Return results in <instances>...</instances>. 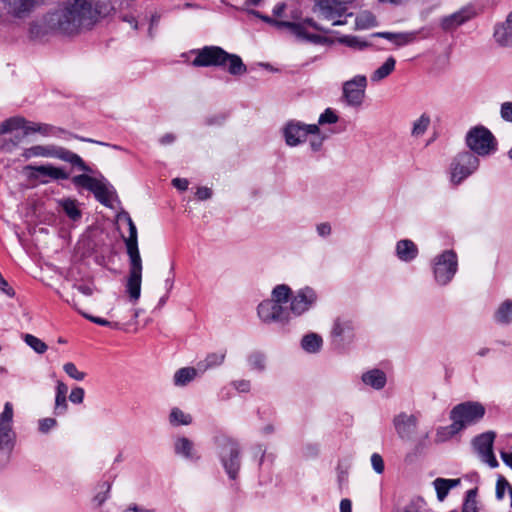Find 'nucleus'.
I'll return each instance as SVG.
<instances>
[{"label": "nucleus", "instance_id": "f257e3e1", "mask_svg": "<svg viewBox=\"0 0 512 512\" xmlns=\"http://www.w3.org/2000/svg\"><path fill=\"white\" fill-rule=\"evenodd\" d=\"M43 138L69 139L72 134L55 125L36 122L16 115L0 122V153L3 155H20L25 159L56 158L59 160H83L79 155L55 144H35L23 148L21 144L32 135Z\"/></svg>", "mask_w": 512, "mask_h": 512}, {"label": "nucleus", "instance_id": "f03ea898", "mask_svg": "<svg viewBox=\"0 0 512 512\" xmlns=\"http://www.w3.org/2000/svg\"><path fill=\"white\" fill-rule=\"evenodd\" d=\"M97 18L90 0H62L45 14L43 23L47 30L74 36L90 29Z\"/></svg>", "mask_w": 512, "mask_h": 512}, {"label": "nucleus", "instance_id": "7ed1b4c3", "mask_svg": "<svg viewBox=\"0 0 512 512\" xmlns=\"http://www.w3.org/2000/svg\"><path fill=\"white\" fill-rule=\"evenodd\" d=\"M273 15L281 18L282 23H289L291 26H283L290 34L299 40H305L312 43H319L321 37L312 30L329 32L330 30L318 24L312 18H303L302 12L294 3H279L273 8Z\"/></svg>", "mask_w": 512, "mask_h": 512}, {"label": "nucleus", "instance_id": "20e7f679", "mask_svg": "<svg viewBox=\"0 0 512 512\" xmlns=\"http://www.w3.org/2000/svg\"><path fill=\"white\" fill-rule=\"evenodd\" d=\"M290 296V286L288 284H277L271 292L269 298L262 300L257 306V315L264 324L290 323V317L287 309V303Z\"/></svg>", "mask_w": 512, "mask_h": 512}, {"label": "nucleus", "instance_id": "39448f33", "mask_svg": "<svg viewBox=\"0 0 512 512\" xmlns=\"http://www.w3.org/2000/svg\"><path fill=\"white\" fill-rule=\"evenodd\" d=\"M191 52L196 55L192 61V65L195 67H223L228 65V71L232 75H242L247 70L238 55L230 54L219 46H205Z\"/></svg>", "mask_w": 512, "mask_h": 512}, {"label": "nucleus", "instance_id": "423d86ee", "mask_svg": "<svg viewBox=\"0 0 512 512\" xmlns=\"http://www.w3.org/2000/svg\"><path fill=\"white\" fill-rule=\"evenodd\" d=\"M129 256V271L126 281V292L132 303H136L141 296L142 259L138 249L137 228H129V236L124 239Z\"/></svg>", "mask_w": 512, "mask_h": 512}, {"label": "nucleus", "instance_id": "0eeeda50", "mask_svg": "<svg viewBox=\"0 0 512 512\" xmlns=\"http://www.w3.org/2000/svg\"><path fill=\"white\" fill-rule=\"evenodd\" d=\"M464 141L466 147L478 157H492L499 150L497 137L483 124L470 127L465 134Z\"/></svg>", "mask_w": 512, "mask_h": 512}, {"label": "nucleus", "instance_id": "6e6552de", "mask_svg": "<svg viewBox=\"0 0 512 512\" xmlns=\"http://www.w3.org/2000/svg\"><path fill=\"white\" fill-rule=\"evenodd\" d=\"M434 283L440 287L448 286L458 271V256L452 249L436 254L430 261Z\"/></svg>", "mask_w": 512, "mask_h": 512}, {"label": "nucleus", "instance_id": "1a4fd4ad", "mask_svg": "<svg viewBox=\"0 0 512 512\" xmlns=\"http://www.w3.org/2000/svg\"><path fill=\"white\" fill-rule=\"evenodd\" d=\"M318 300L317 291L310 286L301 287L296 291H293L290 287V296L287 303L290 321L308 313L317 305Z\"/></svg>", "mask_w": 512, "mask_h": 512}, {"label": "nucleus", "instance_id": "9d476101", "mask_svg": "<svg viewBox=\"0 0 512 512\" xmlns=\"http://www.w3.org/2000/svg\"><path fill=\"white\" fill-rule=\"evenodd\" d=\"M13 406L6 402L0 414V466L5 465L14 445L15 433L12 429Z\"/></svg>", "mask_w": 512, "mask_h": 512}, {"label": "nucleus", "instance_id": "9b49d317", "mask_svg": "<svg viewBox=\"0 0 512 512\" xmlns=\"http://www.w3.org/2000/svg\"><path fill=\"white\" fill-rule=\"evenodd\" d=\"M485 407L475 401H467L453 407L450 420L455 422L460 430L478 423L485 415Z\"/></svg>", "mask_w": 512, "mask_h": 512}, {"label": "nucleus", "instance_id": "f8f14e48", "mask_svg": "<svg viewBox=\"0 0 512 512\" xmlns=\"http://www.w3.org/2000/svg\"><path fill=\"white\" fill-rule=\"evenodd\" d=\"M367 78L365 75H356L342 85V100L353 108L360 107L365 99Z\"/></svg>", "mask_w": 512, "mask_h": 512}, {"label": "nucleus", "instance_id": "ddd939ff", "mask_svg": "<svg viewBox=\"0 0 512 512\" xmlns=\"http://www.w3.org/2000/svg\"><path fill=\"white\" fill-rule=\"evenodd\" d=\"M241 449L237 442L232 440H226L220 448L219 456L221 464L227 473L228 477L235 480L238 477L241 460H240Z\"/></svg>", "mask_w": 512, "mask_h": 512}, {"label": "nucleus", "instance_id": "4468645a", "mask_svg": "<svg viewBox=\"0 0 512 512\" xmlns=\"http://www.w3.org/2000/svg\"><path fill=\"white\" fill-rule=\"evenodd\" d=\"M316 130L317 124H305L300 121L291 120L283 126L282 135L288 146L295 147L307 140L310 131Z\"/></svg>", "mask_w": 512, "mask_h": 512}, {"label": "nucleus", "instance_id": "2eb2a0df", "mask_svg": "<svg viewBox=\"0 0 512 512\" xmlns=\"http://www.w3.org/2000/svg\"><path fill=\"white\" fill-rule=\"evenodd\" d=\"M72 182L77 187L91 191L99 202L104 205H108L111 198V191L102 180L91 177L87 174H80L74 176L72 178Z\"/></svg>", "mask_w": 512, "mask_h": 512}, {"label": "nucleus", "instance_id": "dca6fc26", "mask_svg": "<svg viewBox=\"0 0 512 512\" xmlns=\"http://www.w3.org/2000/svg\"><path fill=\"white\" fill-rule=\"evenodd\" d=\"M393 427L398 438L404 442H411L418 427V417L415 414L400 412L393 417Z\"/></svg>", "mask_w": 512, "mask_h": 512}, {"label": "nucleus", "instance_id": "f3484780", "mask_svg": "<svg viewBox=\"0 0 512 512\" xmlns=\"http://www.w3.org/2000/svg\"><path fill=\"white\" fill-rule=\"evenodd\" d=\"M494 438L495 434L493 432H486L476 437L473 441L474 448L480 455L482 461L487 463L491 468L498 466V462L492 450Z\"/></svg>", "mask_w": 512, "mask_h": 512}, {"label": "nucleus", "instance_id": "a211bd4d", "mask_svg": "<svg viewBox=\"0 0 512 512\" xmlns=\"http://www.w3.org/2000/svg\"><path fill=\"white\" fill-rule=\"evenodd\" d=\"M29 175L39 179L42 183H47L49 179L58 180L68 178V173L63 169L51 165H41L37 167L28 166Z\"/></svg>", "mask_w": 512, "mask_h": 512}, {"label": "nucleus", "instance_id": "6ab92c4d", "mask_svg": "<svg viewBox=\"0 0 512 512\" xmlns=\"http://www.w3.org/2000/svg\"><path fill=\"white\" fill-rule=\"evenodd\" d=\"M432 124L431 115L427 112L411 120L409 125V137L413 142H419L427 134Z\"/></svg>", "mask_w": 512, "mask_h": 512}, {"label": "nucleus", "instance_id": "aec40b11", "mask_svg": "<svg viewBox=\"0 0 512 512\" xmlns=\"http://www.w3.org/2000/svg\"><path fill=\"white\" fill-rule=\"evenodd\" d=\"M35 4L36 0H0L1 12L6 11L15 17H24Z\"/></svg>", "mask_w": 512, "mask_h": 512}, {"label": "nucleus", "instance_id": "412c9836", "mask_svg": "<svg viewBox=\"0 0 512 512\" xmlns=\"http://www.w3.org/2000/svg\"><path fill=\"white\" fill-rule=\"evenodd\" d=\"M493 36L501 47L512 48V11L504 21L496 24Z\"/></svg>", "mask_w": 512, "mask_h": 512}, {"label": "nucleus", "instance_id": "4be33fe9", "mask_svg": "<svg viewBox=\"0 0 512 512\" xmlns=\"http://www.w3.org/2000/svg\"><path fill=\"white\" fill-rule=\"evenodd\" d=\"M354 322L346 317H338L331 328V336L337 340H352L354 337Z\"/></svg>", "mask_w": 512, "mask_h": 512}, {"label": "nucleus", "instance_id": "5701e85b", "mask_svg": "<svg viewBox=\"0 0 512 512\" xmlns=\"http://www.w3.org/2000/svg\"><path fill=\"white\" fill-rule=\"evenodd\" d=\"M395 255L399 261L411 263L419 255V249L415 242L410 239H401L395 244Z\"/></svg>", "mask_w": 512, "mask_h": 512}, {"label": "nucleus", "instance_id": "b1692460", "mask_svg": "<svg viewBox=\"0 0 512 512\" xmlns=\"http://www.w3.org/2000/svg\"><path fill=\"white\" fill-rule=\"evenodd\" d=\"M477 168L478 162H452L449 169L451 183H461L465 178L474 173Z\"/></svg>", "mask_w": 512, "mask_h": 512}, {"label": "nucleus", "instance_id": "393cba45", "mask_svg": "<svg viewBox=\"0 0 512 512\" xmlns=\"http://www.w3.org/2000/svg\"><path fill=\"white\" fill-rule=\"evenodd\" d=\"M174 453L185 460L194 461L199 458L195 444L185 436H178L174 439Z\"/></svg>", "mask_w": 512, "mask_h": 512}, {"label": "nucleus", "instance_id": "a878e982", "mask_svg": "<svg viewBox=\"0 0 512 512\" xmlns=\"http://www.w3.org/2000/svg\"><path fill=\"white\" fill-rule=\"evenodd\" d=\"M474 15L475 10L470 6H467L443 18L441 24L445 30H451L470 20Z\"/></svg>", "mask_w": 512, "mask_h": 512}, {"label": "nucleus", "instance_id": "bb28decb", "mask_svg": "<svg viewBox=\"0 0 512 512\" xmlns=\"http://www.w3.org/2000/svg\"><path fill=\"white\" fill-rule=\"evenodd\" d=\"M200 370L195 367H182L175 371L172 377V383L175 387L183 388L193 382L200 374Z\"/></svg>", "mask_w": 512, "mask_h": 512}, {"label": "nucleus", "instance_id": "cd10ccee", "mask_svg": "<svg viewBox=\"0 0 512 512\" xmlns=\"http://www.w3.org/2000/svg\"><path fill=\"white\" fill-rule=\"evenodd\" d=\"M361 381L367 387H370L374 390H381L386 385L387 377L385 372L382 370L371 369L361 375Z\"/></svg>", "mask_w": 512, "mask_h": 512}, {"label": "nucleus", "instance_id": "c85d7f7f", "mask_svg": "<svg viewBox=\"0 0 512 512\" xmlns=\"http://www.w3.org/2000/svg\"><path fill=\"white\" fill-rule=\"evenodd\" d=\"M300 347L308 354H318L323 348V338L318 333L309 332L301 338Z\"/></svg>", "mask_w": 512, "mask_h": 512}, {"label": "nucleus", "instance_id": "c756f323", "mask_svg": "<svg viewBox=\"0 0 512 512\" xmlns=\"http://www.w3.org/2000/svg\"><path fill=\"white\" fill-rule=\"evenodd\" d=\"M461 480L459 478L456 479H446V478H436L433 481V487L436 491L438 501L442 502L447 497L449 491L457 486H459Z\"/></svg>", "mask_w": 512, "mask_h": 512}, {"label": "nucleus", "instance_id": "7c9ffc66", "mask_svg": "<svg viewBox=\"0 0 512 512\" xmlns=\"http://www.w3.org/2000/svg\"><path fill=\"white\" fill-rule=\"evenodd\" d=\"M493 319L500 325L512 323V300L507 299L501 302L493 314Z\"/></svg>", "mask_w": 512, "mask_h": 512}, {"label": "nucleus", "instance_id": "2f4dec72", "mask_svg": "<svg viewBox=\"0 0 512 512\" xmlns=\"http://www.w3.org/2000/svg\"><path fill=\"white\" fill-rule=\"evenodd\" d=\"M396 66V60L394 57L390 56L388 57L385 62L378 67L372 74H371V81L372 82H380L386 77H388L394 70Z\"/></svg>", "mask_w": 512, "mask_h": 512}, {"label": "nucleus", "instance_id": "473e14b6", "mask_svg": "<svg viewBox=\"0 0 512 512\" xmlns=\"http://www.w3.org/2000/svg\"><path fill=\"white\" fill-rule=\"evenodd\" d=\"M226 357V353L224 351L210 353L206 356V358L198 363V369L201 373H204L208 369L220 366Z\"/></svg>", "mask_w": 512, "mask_h": 512}, {"label": "nucleus", "instance_id": "72a5a7b5", "mask_svg": "<svg viewBox=\"0 0 512 512\" xmlns=\"http://www.w3.org/2000/svg\"><path fill=\"white\" fill-rule=\"evenodd\" d=\"M377 26L375 15L370 11H362L354 18L355 30H365Z\"/></svg>", "mask_w": 512, "mask_h": 512}, {"label": "nucleus", "instance_id": "f704fd0d", "mask_svg": "<svg viewBox=\"0 0 512 512\" xmlns=\"http://www.w3.org/2000/svg\"><path fill=\"white\" fill-rule=\"evenodd\" d=\"M58 204L71 220L77 221L81 218L82 213L77 200L70 198L60 199Z\"/></svg>", "mask_w": 512, "mask_h": 512}, {"label": "nucleus", "instance_id": "c9c22d12", "mask_svg": "<svg viewBox=\"0 0 512 512\" xmlns=\"http://www.w3.org/2000/svg\"><path fill=\"white\" fill-rule=\"evenodd\" d=\"M373 36L385 38L397 46H404L414 39L412 33L378 32L373 34Z\"/></svg>", "mask_w": 512, "mask_h": 512}, {"label": "nucleus", "instance_id": "e433bc0d", "mask_svg": "<svg viewBox=\"0 0 512 512\" xmlns=\"http://www.w3.org/2000/svg\"><path fill=\"white\" fill-rule=\"evenodd\" d=\"M193 417L191 414L184 412L178 407H173L169 413V423L172 426H188L192 423Z\"/></svg>", "mask_w": 512, "mask_h": 512}, {"label": "nucleus", "instance_id": "4c0bfd02", "mask_svg": "<svg viewBox=\"0 0 512 512\" xmlns=\"http://www.w3.org/2000/svg\"><path fill=\"white\" fill-rule=\"evenodd\" d=\"M111 484L108 481L101 482L96 487L95 495L92 498V504L95 508H100L110 497Z\"/></svg>", "mask_w": 512, "mask_h": 512}, {"label": "nucleus", "instance_id": "58836bf2", "mask_svg": "<svg viewBox=\"0 0 512 512\" xmlns=\"http://www.w3.org/2000/svg\"><path fill=\"white\" fill-rule=\"evenodd\" d=\"M460 431L461 430L458 428L455 422H452L448 426L439 427L437 429L435 440L439 443L446 442Z\"/></svg>", "mask_w": 512, "mask_h": 512}, {"label": "nucleus", "instance_id": "ea45409f", "mask_svg": "<svg viewBox=\"0 0 512 512\" xmlns=\"http://www.w3.org/2000/svg\"><path fill=\"white\" fill-rule=\"evenodd\" d=\"M250 369L262 372L266 368V356L262 352H253L247 359Z\"/></svg>", "mask_w": 512, "mask_h": 512}, {"label": "nucleus", "instance_id": "a19ab883", "mask_svg": "<svg viewBox=\"0 0 512 512\" xmlns=\"http://www.w3.org/2000/svg\"><path fill=\"white\" fill-rule=\"evenodd\" d=\"M324 135L321 133L319 126L317 125L316 131H310L307 140L311 151L317 152L322 149L324 142Z\"/></svg>", "mask_w": 512, "mask_h": 512}, {"label": "nucleus", "instance_id": "79ce46f5", "mask_svg": "<svg viewBox=\"0 0 512 512\" xmlns=\"http://www.w3.org/2000/svg\"><path fill=\"white\" fill-rule=\"evenodd\" d=\"M339 41L356 50H364L370 46V43L357 36H343Z\"/></svg>", "mask_w": 512, "mask_h": 512}, {"label": "nucleus", "instance_id": "37998d69", "mask_svg": "<svg viewBox=\"0 0 512 512\" xmlns=\"http://www.w3.org/2000/svg\"><path fill=\"white\" fill-rule=\"evenodd\" d=\"M25 343L38 354H43L47 350V345L34 335L26 334L24 336Z\"/></svg>", "mask_w": 512, "mask_h": 512}, {"label": "nucleus", "instance_id": "c03bdc74", "mask_svg": "<svg viewBox=\"0 0 512 512\" xmlns=\"http://www.w3.org/2000/svg\"><path fill=\"white\" fill-rule=\"evenodd\" d=\"M427 503L422 498L412 499L402 510L398 512H426Z\"/></svg>", "mask_w": 512, "mask_h": 512}, {"label": "nucleus", "instance_id": "a18cd8bd", "mask_svg": "<svg viewBox=\"0 0 512 512\" xmlns=\"http://www.w3.org/2000/svg\"><path fill=\"white\" fill-rule=\"evenodd\" d=\"M63 370L72 379L82 381L86 377V373L77 369L76 365L72 362H67L63 365Z\"/></svg>", "mask_w": 512, "mask_h": 512}, {"label": "nucleus", "instance_id": "49530a36", "mask_svg": "<svg viewBox=\"0 0 512 512\" xmlns=\"http://www.w3.org/2000/svg\"><path fill=\"white\" fill-rule=\"evenodd\" d=\"M461 512H478L476 504V491L469 490L466 495L465 502Z\"/></svg>", "mask_w": 512, "mask_h": 512}, {"label": "nucleus", "instance_id": "de8ad7c7", "mask_svg": "<svg viewBox=\"0 0 512 512\" xmlns=\"http://www.w3.org/2000/svg\"><path fill=\"white\" fill-rule=\"evenodd\" d=\"M338 119V115L335 111L331 108H327L322 114H320L317 125L334 124Z\"/></svg>", "mask_w": 512, "mask_h": 512}, {"label": "nucleus", "instance_id": "09e8293b", "mask_svg": "<svg viewBox=\"0 0 512 512\" xmlns=\"http://www.w3.org/2000/svg\"><path fill=\"white\" fill-rule=\"evenodd\" d=\"M68 410L67 396L55 395L54 414L64 415Z\"/></svg>", "mask_w": 512, "mask_h": 512}, {"label": "nucleus", "instance_id": "8fccbe9b", "mask_svg": "<svg viewBox=\"0 0 512 512\" xmlns=\"http://www.w3.org/2000/svg\"><path fill=\"white\" fill-rule=\"evenodd\" d=\"M57 426L55 418L47 417L38 420V430L42 434H47Z\"/></svg>", "mask_w": 512, "mask_h": 512}, {"label": "nucleus", "instance_id": "3c124183", "mask_svg": "<svg viewBox=\"0 0 512 512\" xmlns=\"http://www.w3.org/2000/svg\"><path fill=\"white\" fill-rule=\"evenodd\" d=\"M510 490H512V487L510 486L508 481L505 478L500 477L497 480V483H496V497H497V499L502 500L504 498V496H505V493L506 492L510 493Z\"/></svg>", "mask_w": 512, "mask_h": 512}, {"label": "nucleus", "instance_id": "603ef678", "mask_svg": "<svg viewBox=\"0 0 512 512\" xmlns=\"http://www.w3.org/2000/svg\"><path fill=\"white\" fill-rule=\"evenodd\" d=\"M372 469L377 474H383L385 470V464L382 456L379 453H373L370 457Z\"/></svg>", "mask_w": 512, "mask_h": 512}, {"label": "nucleus", "instance_id": "864d4df0", "mask_svg": "<svg viewBox=\"0 0 512 512\" xmlns=\"http://www.w3.org/2000/svg\"><path fill=\"white\" fill-rule=\"evenodd\" d=\"M499 114L503 121L512 123V102L505 101L501 103Z\"/></svg>", "mask_w": 512, "mask_h": 512}, {"label": "nucleus", "instance_id": "5fc2aeb1", "mask_svg": "<svg viewBox=\"0 0 512 512\" xmlns=\"http://www.w3.org/2000/svg\"><path fill=\"white\" fill-rule=\"evenodd\" d=\"M85 391L82 387H74L69 395V400L73 404H81L84 400Z\"/></svg>", "mask_w": 512, "mask_h": 512}, {"label": "nucleus", "instance_id": "6e6d98bb", "mask_svg": "<svg viewBox=\"0 0 512 512\" xmlns=\"http://www.w3.org/2000/svg\"><path fill=\"white\" fill-rule=\"evenodd\" d=\"M252 13L254 15L260 17L266 23L273 25L274 27H276L278 29H283V26H291L289 23H282L281 20H277V19L271 18L269 16L261 15L257 11H253Z\"/></svg>", "mask_w": 512, "mask_h": 512}, {"label": "nucleus", "instance_id": "4d7b16f0", "mask_svg": "<svg viewBox=\"0 0 512 512\" xmlns=\"http://www.w3.org/2000/svg\"><path fill=\"white\" fill-rule=\"evenodd\" d=\"M86 319H88L89 321L95 323V324H98V325H101V326H113V327H116L117 326V323H111L109 322L108 320L106 319H103V318H100V317H95V316H92V315H89L87 313H84V312H81L79 311Z\"/></svg>", "mask_w": 512, "mask_h": 512}, {"label": "nucleus", "instance_id": "13d9d810", "mask_svg": "<svg viewBox=\"0 0 512 512\" xmlns=\"http://www.w3.org/2000/svg\"><path fill=\"white\" fill-rule=\"evenodd\" d=\"M212 195H213L212 189L209 187H204V186L198 187L196 190V193H195V196L197 197V199L201 200V201L210 199L212 197Z\"/></svg>", "mask_w": 512, "mask_h": 512}, {"label": "nucleus", "instance_id": "bf43d9fd", "mask_svg": "<svg viewBox=\"0 0 512 512\" xmlns=\"http://www.w3.org/2000/svg\"><path fill=\"white\" fill-rule=\"evenodd\" d=\"M120 512H154L152 509H148L142 505L136 503H130L125 506Z\"/></svg>", "mask_w": 512, "mask_h": 512}, {"label": "nucleus", "instance_id": "052dcab7", "mask_svg": "<svg viewBox=\"0 0 512 512\" xmlns=\"http://www.w3.org/2000/svg\"><path fill=\"white\" fill-rule=\"evenodd\" d=\"M177 140V135L173 132H167L159 137L158 142L163 146L173 144Z\"/></svg>", "mask_w": 512, "mask_h": 512}, {"label": "nucleus", "instance_id": "680f3d73", "mask_svg": "<svg viewBox=\"0 0 512 512\" xmlns=\"http://www.w3.org/2000/svg\"><path fill=\"white\" fill-rule=\"evenodd\" d=\"M73 287L85 296H91L94 292V288L88 284H74Z\"/></svg>", "mask_w": 512, "mask_h": 512}, {"label": "nucleus", "instance_id": "e2e57ef3", "mask_svg": "<svg viewBox=\"0 0 512 512\" xmlns=\"http://www.w3.org/2000/svg\"><path fill=\"white\" fill-rule=\"evenodd\" d=\"M236 390L242 393H246L250 390V382L248 380H238L233 383Z\"/></svg>", "mask_w": 512, "mask_h": 512}, {"label": "nucleus", "instance_id": "0e129e2a", "mask_svg": "<svg viewBox=\"0 0 512 512\" xmlns=\"http://www.w3.org/2000/svg\"><path fill=\"white\" fill-rule=\"evenodd\" d=\"M172 185L178 190L185 191L188 188L189 182L185 178H174Z\"/></svg>", "mask_w": 512, "mask_h": 512}, {"label": "nucleus", "instance_id": "69168bd1", "mask_svg": "<svg viewBox=\"0 0 512 512\" xmlns=\"http://www.w3.org/2000/svg\"><path fill=\"white\" fill-rule=\"evenodd\" d=\"M317 232L320 236L326 237L331 233V226L328 223H321L317 226Z\"/></svg>", "mask_w": 512, "mask_h": 512}, {"label": "nucleus", "instance_id": "338daca9", "mask_svg": "<svg viewBox=\"0 0 512 512\" xmlns=\"http://www.w3.org/2000/svg\"><path fill=\"white\" fill-rule=\"evenodd\" d=\"M67 392L68 386L64 382L58 380L56 382L55 395L67 396Z\"/></svg>", "mask_w": 512, "mask_h": 512}, {"label": "nucleus", "instance_id": "774afa93", "mask_svg": "<svg viewBox=\"0 0 512 512\" xmlns=\"http://www.w3.org/2000/svg\"><path fill=\"white\" fill-rule=\"evenodd\" d=\"M276 428H275V425L273 423H266L265 425H263L261 428H260V433L263 435V436H268V435H271L275 432Z\"/></svg>", "mask_w": 512, "mask_h": 512}]
</instances>
